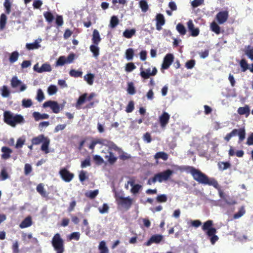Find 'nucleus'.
<instances>
[{
	"instance_id": "nucleus-21",
	"label": "nucleus",
	"mask_w": 253,
	"mask_h": 253,
	"mask_svg": "<svg viewBox=\"0 0 253 253\" xmlns=\"http://www.w3.org/2000/svg\"><path fill=\"white\" fill-rule=\"evenodd\" d=\"M129 184L132 187L130 189V192L133 194H136L139 192L140 190L142 188V186L140 184H134V181H127V185Z\"/></svg>"
},
{
	"instance_id": "nucleus-22",
	"label": "nucleus",
	"mask_w": 253,
	"mask_h": 253,
	"mask_svg": "<svg viewBox=\"0 0 253 253\" xmlns=\"http://www.w3.org/2000/svg\"><path fill=\"white\" fill-rule=\"evenodd\" d=\"M101 41V38L100 36L99 33L97 30L94 29L93 31L92 34V42L93 44L95 45H98L100 41Z\"/></svg>"
},
{
	"instance_id": "nucleus-56",
	"label": "nucleus",
	"mask_w": 253,
	"mask_h": 253,
	"mask_svg": "<svg viewBox=\"0 0 253 253\" xmlns=\"http://www.w3.org/2000/svg\"><path fill=\"white\" fill-rule=\"evenodd\" d=\"M25 142V138L20 137L19 138L16 142V144L15 145V147L16 148H21L23 145L24 144Z\"/></svg>"
},
{
	"instance_id": "nucleus-7",
	"label": "nucleus",
	"mask_w": 253,
	"mask_h": 253,
	"mask_svg": "<svg viewBox=\"0 0 253 253\" xmlns=\"http://www.w3.org/2000/svg\"><path fill=\"white\" fill-rule=\"evenodd\" d=\"M237 135L239 136V142L243 141L245 138L246 132L244 128H240L239 129H234L231 132L227 133L224 137V140L228 142L231 137L235 136Z\"/></svg>"
},
{
	"instance_id": "nucleus-19",
	"label": "nucleus",
	"mask_w": 253,
	"mask_h": 253,
	"mask_svg": "<svg viewBox=\"0 0 253 253\" xmlns=\"http://www.w3.org/2000/svg\"><path fill=\"white\" fill-rule=\"evenodd\" d=\"M118 205V209L122 210L126 208V198L119 197L118 200H116Z\"/></svg>"
},
{
	"instance_id": "nucleus-2",
	"label": "nucleus",
	"mask_w": 253,
	"mask_h": 253,
	"mask_svg": "<svg viewBox=\"0 0 253 253\" xmlns=\"http://www.w3.org/2000/svg\"><path fill=\"white\" fill-rule=\"evenodd\" d=\"M109 155H106L105 158L108 163L111 165L114 164L119 158L122 160L126 159V156L125 155L121 149L113 142H109Z\"/></svg>"
},
{
	"instance_id": "nucleus-51",
	"label": "nucleus",
	"mask_w": 253,
	"mask_h": 253,
	"mask_svg": "<svg viewBox=\"0 0 253 253\" xmlns=\"http://www.w3.org/2000/svg\"><path fill=\"white\" fill-rule=\"evenodd\" d=\"M40 46V45L37 42H35L33 43L26 44V47L29 50L37 49Z\"/></svg>"
},
{
	"instance_id": "nucleus-47",
	"label": "nucleus",
	"mask_w": 253,
	"mask_h": 253,
	"mask_svg": "<svg viewBox=\"0 0 253 253\" xmlns=\"http://www.w3.org/2000/svg\"><path fill=\"white\" fill-rule=\"evenodd\" d=\"M139 6L142 11L144 12H146L148 9V5L146 0H141L139 1Z\"/></svg>"
},
{
	"instance_id": "nucleus-12",
	"label": "nucleus",
	"mask_w": 253,
	"mask_h": 253,
	"mask_svg": "<svg viewBox=\"0 0 253 253\" xmlns=\"http://www.w3.org/2000/svg\"><path fill=\"white\" fill-rule=\"evenodd\" d=\"M43 107H50L53 112L56 114L58 113L60 110L59 105L56 101H54L49 100L45 102L43 104Z\"/></svg>"
},
{
	"instance_id": "nucleus-35",
	"label": "nucleus",
	"mask_w": 253,
	"mask_h": 253,
	"mask_svg": "<svg viewBox=\"0 0 253 253\" xmlns=\"http://www.w3.org/2000/svg\"><path fill=\"white\" fill-rule=\"evenodd\" d=\"M154 157L156 159H162L166 161L168 159V155L164 152H159L155 154Z\"/></svg>"
},
{
	"instance_id": "nucleus-40",
	"label": "nucleus",
	"mask_w": 253,
	"mask_h": 253,
	"mask_svg": "<svg viewBox=\"0 0 253 253\" xmlns=\"http://www.w3.org/2000/svg\"><path fill=\"white\" fill-rule=\"evenodd\" d=\"M119 24V19L116 16H113L111 17L109 26L111 28H115Z\"/></svg>"
},
{
	"instance_id": "nucleus-9",
	"label": "nucleus",
	"mask_w": 253,
	"mask_h": 253,
	"mask_svg": "<svg viewBox=\"0 0 253 253\" xmlns=\"http://www.w3.org/2000/svg\"><path fill=\"white\" fill-rule=\"evenodd\" d=\"M157 72V69L155 67H153L152 71H151L150 67L146 69H144L142 66H141L140 68V75L142 78L147 79L149 78L150 76H155Z\"/></svg>"
},
{
	"instance_id": "nucleus-41",
	"label": "nucleus",
	"mask_w": 253,
	"mask_h": 253,
	"mask_svg": "<svg viewBox=\"0 0 253 253\" xmlns=\"http://www.w3.org/2000/svg\"><path fill=\"white\" fill-rule=\"evenodd\" d=\"M0 90H1V94L2 97H7L9 96L10 92L7 86L3 85L1 87Z\"/></svg>"
},
{
	"instance_id": "nucleus-44",
	"label": "nucleus",
	"mask_w": 253,
	"mask_h": 253,
	"mask_svg": "<svg viewBox=\"0 0 253 253\" xmlns=\"http://www.w3.org/2000/svg\"><path fill=\"white\" fill-rule=\"evenodd\" d=\"M69 75L70 76L74 78L81 77L83 75V72L82 71L72 69L70 71Z\"/></svg>"
},
{
	"instance_id": "nucleus-49",
	"label": "nucleus",
	"mask_w": 253,
	"mask_h": 253,
	"mask_svg": "<svg viewBox=\"0 0 253 253\" xmlns=\"http://www.w3.org/2000/svg\"><path fill=\"white\" fill-rule=\"evenodd\" d=\"M21 84V82L18 79L17 77L14 76L12 77L11 81V85L13 87H16Z\"/></svg>"
},
{
	"instance_id": "nucleus-33",
	"label": "nucleus",
	"mask_w": 253,
	"mask_h": 253,
	"mask_svg": "<svg viewBox=\"0 0 253 253\" xmlns=\"http://www.w3.org/2000/svg\"><path fill=\"white\" fill-rule=\"evenodd\" d=\"M52 70L51 67L50 65L48 63H44L42 66L40 67V69H39V73H42L44 72H50Z\"/></svg>"
},
{
	"instance_id": "nucleus-8",
	"label": "nucleus",
	"mask_w": 253,
	"mask_h": 253,
	"mask_svg": "<svg viewBox=\"0 0 253 253\" xmlns=\"http://www.w3.org/2000/svg\"><path fill=\"white\" fill-rule=\"evenodd\" d=\"M237 135L239 136V142L243 141L245 138L246 132L244 128H240L239 129H234L231 132L227 133L224 137V140L228 142L231 137L235 136Z\"/></svg>"
},
{
	"instance_id": "nucleus-26",
	"label": "nucleus",
	"mask_w": 253,
	"mask_h": 253,
	"mask_svg": "<svg viewBox=\"0 0 253 253\" xmlns=\"http://www.w3.org/2000/svg\"><path fill=\"white\" fill-rule=\"evenodd\" d=\"M105 140L103 139H95L93 140L89 145V149L93 150L95 146L97 144H105Z\"/></svg>"
},
{
	"instance_id": "nucleus-25",
	"label": "nucleus",
	"mask_w": 253,
	"mask_h": 253,
	"mask_svg": "<svg viewBox=\"0 0 253 253\" xmlns=\"http://www.w3.org/2000/svg\"><path fill=\"white\" fill-rule=\"evenodd\" d=\"M35 120L37 121L41 119H48L49 117V115L47 114H40L38 112H35L33 114Z\"/></svg>"
},
{
	"instance_id": "nucleus-38",
	"label": "nucleus",
	"mask_w": 253,
	"mask_h": 253,
	"mask_svg": "<svg viewBox=\"0 0 253 253\" xmlns=\"http://www.w3.org/2000/svg\"><path fill=\"white\" fill-rule=\"evenodd\" d=\"M98 45L92 44L90 46V50L93 53L94 57H97L99 54V48L97 46Z\"/></svg>"
},
{
	"instance_id": "nucleus-36",
	"label": "nucleus",
	"mask_w": 253,
	"mask_h": 253,
	"mask_svg": "<svg viewBox=\"0 0 253 253\" xmlns=\"http://www.w3.org/2000/svg\"><path fill=\"white\" fill-rule=\"evenodd\" d=\"M246 55L252 61H253V46L248 45L245 51Z\"/></svg>"
},
{
	"instance_id": "nucleus-24",
	"label": "nucleus",
	"mask_w": 253,
	"mask_h": 253,
	"mask_svg": "<svg viewBox=\"0 0 253 253\" xmlns=\"http://www.w3.org/2000/svg\"><path fill=\"white\" fill-rule=\"evenodd\" d=\"M87 95V94L86 93H85L81 95L79 97L76 104V108L80 109V106L83 105L86 100Z\"/></svg>"
},
{
	"instance_id": "nucleus-3",
	"label": "nucleus",
	"mask_w": 253,
	"mask_h": 253,
	"mask_svg": "<svg viewBox=\"0 0 253 253\" xmlns=\"http://www.w3.org/2000/svg\"><path fill=\"white\" fill-rule=\"evenodd\" d=\"M3 120L4 123L12 127H15L17 125L25 123V119L20 114H14L9 111L3 113Z\"/></svg>"
},
{
	"instance_id": "nucleus-20",
	"label": "nucleus",
	"mask_w": 253,
	"mask_h": 253,
	"mask_svg": "<svg viewBox=\"0 0 253 253\" xmlns=\"http://www.w3.org/2000/svg\"><path fill=\"white\" fill-rule=\"evenodd\" d=\"M237 112L240 115H245L246 117H248L250 114V107L247 105L244 107H240L238 109Z\"/></svg>"
},
{
	"instance_id": "nucleus-31",
	"label": "nucleus",
	"mask_w": 253,
	"mask_h": 253,
	"mask_svg": "<svg viewBox=\"0 0 253 253\" xmlns=\"http://www.w3.org/2000/svg\"><path fill=\"white\" fill-rule=\"evenodd\" d=\"M210 28L212 32H214L217 35L220 33V28L214 21L211 23L210 25Z\"/></svg>"
},
{
	"instance_id": "nucleus-37",
	"label": "nucleus",
	"mask_w": 253,
	"mask_h": 253,
	"mask_svg": "<svg viewBox=\"0 0 253 253\" xmlns=\"http://www.w3.org/2000/svg\"><path fill=\"white\" fill-rule=\"evenodd\" d=\"M176 29L182 36L185 35L186 33V30L184 26L181 23H178L176 26Z\"/></svg>"
},
{
	"instance_id": "nucleus-48",
	"label": "nucleus",
	"mask_w": 253,
	"mask_h": 253,
	"mask_svg": "<svg viewBox=\"0 0 253 253\" xmlns=\"http://www.w3.org/2000/svg\"><path fill=\"white\" fill-rule=\"evenodd\" d=\"M3 5L5 8V13L9 14L11 12V4L9 0H5Z\"/></svg>"
},
{
	"instance_id": "nucleus-10",
	"label": "nucleus",
	"mask_w": 253,
	"mask_h": 253,
	"mask_svg": "<svg viewBox=\"0 0 253 253\" xmlns=\"http://www.w3.org/2000/svg\"><path fill=\"white\" fill-rule=\"evenodd\" d=\"M213 222L212 220H209L204 222L202 229L204 231H207V234L209 236H211L216 233V229L212 227Z\"/></svg>"
},
{
	"instance_id": "nucleus-45",
	"label": "nucleus",
	"mask_w": 253,
	"mask_h": 253,
	"mask_svg": "<svg viewBox=\"0 0 253 253\" xmlns=\"http://www.w3.org/2000/svg\"><path fill=\"white\" fill-rule=\"evenodd\" d=\"M99 191L98 190H95L93 191H90L85 193V196L91 199L95 198L96 196L98 194Z\"/></svg>"
},
{
	"instance_id": "nucleus-16",
	"label": "nucleus",
	"mask_w": 253,
	"mask_h": 253,
	"mask_svg": "<svg viewBox=\"0 0 253 253\" xmlns=\"http://www.w3.org/2000/svg\"><path fill=\"white\" fill-rule=\"evenodd\" d=\"M163 239V236L160 234H155L151 237L149 240L147 242L146 245L150 246L152 243L159 244Z\"/></svg>"
},
{
	"instance_id": "nucleus-61",
	"label": "nucleus",
	"mask_w": 253,
	"mask_h": 253,
	"mask_svg": "<svg viewBox=\"0 0 253 253\" xmlns=\"http://www.w3.org/2000/svg\"><path fill=\"white\" fill-rule=\"evenodd\" d=\"M93 160L94 161L96 164L100 165L104 162L103 159L99 155H95L93 157Z\"/></svg>"
},
{
	"instance_id": "nucleus-60",
	"label": "nucleus",
	"mask_w": 253,
	"mask_h": 253,
	"mask_svg": "<svg viewBox=\"0 0 253 253\" xmlns=\"http://www.w3.org/2000/svg\"><path fill=\"white\" fill-rule=\"evenodd\" d=\"M44 96L43 93L41 89H39L37 91V99L41 102L43 100Z\"/></svg>"
},
{
	"instance_id": "nucleus-4",
	"label": "nucleus",
	"mask_w": 253,
	"mask_h": 253,
	"mask_svg": "<svg viewBox=\"0 0 253 253\" xmlns=\"http://www.w3.org/2000/svg\"><path fill=\"white\" fill-rule=\"evenodd\" d=\"M173 173V170L168 169L166 170H164L162 172L156 173L154 175V176L148 179L147 181V184L148 185H151L153 183H156L158 181L160 183L162 182L163 181H166L169 179L170 176Z\"/></svg>"
},
{
	"instance_id": "nucleus-18",
	"label": "nucleus",
	"mask_w": 253,
	"mask_h": 253,
	"mask_svg": "<svg viewBox=\"0 0 253 253\" xmlns=\"http://www.w3.org/2000/svg\"><path fill=\"white\" fill-rule=\"evenodd\" d=\"M1 152L2 154L1 155V158L4 160H7L10 157V154L12 153V151L9 148L3 146L1 148Z\"/></svg>"
},
{
	"instance_id": "nucleus-29",
	"label": "nucleus",
	"mask_w": 253,
	"mask_h": 253,
	"mask_svg": "<svg viewBox=\"0 0 253 253\" xmlns=\"http://www.w3.org/2000/svg\"><path fill=\"white\" fill-rule=\"evenodd\" d=\"M84 79L89 85H91L93 84L94 75L93 74L88 73L84 77Z\"/></svg>"
},
{
	"instance_id": "nucleus-32",
	"label": "nucleus",
	"mask_w": 253,
	"mask_h": 253,
	"mask_svg": "<svg viewBox=\"0 0 253 253\" xmlns=\"http://www.w3.org/2000/svg\"><path fill=\"white\" fill-rule=\"evenodd\" d=\"M7 17L4 13H2L0 16V30H3L6 25Z\"/></svg>"
},
{
	"instance_id": "nucleus-43",
	"label": "nucleus",
	"mask_w": 253,
	"mask_h": 253,
	"mask_svg": "<svg viewBox=\"0 0 253 253\" xmlns=\"http://www.w3.org/2000/svg\"><path fill=\"white\" fill-rule=\"evenodd\" d=\"M127 93L131 95H133L136 93L135 88L132 82L127 84Z\"/></svg>"
},
{
	"instance_id": "nucleus-28",
	"label": "nucleus",
	"mask_w": 253,
	"mask_h": 253,
	"mask_svg": "<svg viewBox=\"0 0 253 253\" xmlns=\"http://www.w3.org/2000/svg\"><path fill=\"white\" fill-rule=\"evenodd\" d=\"M228 154L230 156H233L236 155L238 157H242L244 154V152L243 150H238L235 153L233 148L231 146Z\"/></svg>"
},
{
	"instance_id": "nucleus-52",
	"label": "nucleus",
	"mask_w": 253,
	"mask_h": 253,
	"mask_svg": "<svg viewBox=\"0 0 253 253\" xmlns=\"http://www.w3.org/2000/svg\"><path fill=\"white\" fill-rule=\"evenodd\" d=\"M167 196L165 194L159 195L156 197V200L158 203H165L167 201Z\"/></svg>"
},
{
	"instance_id": "nucleus-55",
	"label": "nucleus",
	"mask_w": 253,
	"mask_h": 253,
	"mask_svg": "<svg viewBox=\"0 0 253 253\" xmlns=\"http://www.w3.org/2000/svg\"><path fill=\"white\" fill-rule=\"evenodd\" d=\"M9 177V175L6 171V170L5 168H3L1 169L0 173V178L1 180H5L7 179Z\"/></svg>"
},
{
	"instance_id": "nucleus-62",
	"label": "nucleus",
	"mask_w": 253,
	"mask_h": 253,
	"mask_svg": "<svg viewBox=\"0 0 253 253\" xmlns=\"http://www.w3.org/2000/svg\"><path fill=\"white\" fill-rule=\"evenodd\" d=\"M55 22L58 27H61L63 24V19L62 16L57 15L56 16Z\"/></svg>"
},
{
	"instance_id": "nucleus-58",
	"label": "nucleus",
	"mask_w": 253,
	"mask_h": 253,
	"mask_svg": "<svg viewBox=\"0 0 253 253\" xmlns=\"http://www.w3.org/2000/svg\"><path fill=\"white\" fill-rule=\"evenodd\" d=\"M91 165L90 158L88 157L81 162V166L84 168Z\"/></svg>"
},
{
	"instance_id": "nucleus-42",
	"label": "nucleus",
	"mask_w": 253,
	"mask_h": 253,
	"mask_svg": "<svg viewBox=\"0 0 253 253\" xmlns=\"http://www.w3.org/2000/svg\"><path fill=\"white\" fill-rule=\"evenodd\" d=\"M37 191L39 193L42 197H46L47 196L46 191L44 189L42 183H40L38 185L36 188Z\"/></svg>"
},
{
	"instance_id": "nucleus-46",
	"label": "nucleus",
	"mask_w": 253,
	"mask_h": 253,
	"mask_svg": "<svg viewBox=\"0 0 253 253\" xmlns=\"http://www.w3.org/2000/svg\"><path fill=\"white\" fill-rule=\"evenodd\" d=\"M240 65L242 72H245L249 69V65L245 59H242L240 62Z\"/></svg>"
},
{
	"instance_id": "nucleus-23",
	"label": "nucleus",
	"mask_w": 253,
	"mask_h": 253,
	"mask_svg": "<svg viewBox=\"0 0 253 253\" xmlns=\"http://www.w3.org/2000/svg\"><path fill=\"white\" fill-rule=\"evenodd\" d=\"M32 224V218L30 216L26 217L20 224L21 228H25L30 226Z\"/></svg>"
},
{
	"instance_id": "nucleus-5",
	"label": "nucleus",
	"mask_w": 253,
	"mask_h": 253,
	"mask_svg": "<svg viewBox=\"0 0 253 253\" xmlns=\"http://www.w3.org/2000/svg\"><path fill=\"white\" fill-rule=\"evenodd\" d=\"M32 145H37L42 143L41 149L44 152L45 154L49 152V145L50 144V139L45 137L43 134H40L36 137H33L31 140Z\"/></svg>"
},
{
	"instance_id": "nucleus-11",
	"label": "nucleus",
	"mask_w": 253,
	"mask_h": 253,
	"mask_svg": "<svg viewBox=\"0 0 253 253\" xmlns=\"http://www.w3.org/2000/svg\"><path fill=\"white\" fill-rule=\"evenodd\" d=\"M59 174L62 179L66 182H70L74 178V174L70 172L65 168H63L59 171Z\"/></svg>"
},
{
	"instance_id": "nucleus-1",
	"label": "nucleus",
	"mask_w": 253,
	"mask_h": 253,
	"mask_svg": "<svg viewBox=\"0 0 253 253\" xmlns=\"http://www.w3.org/2000/svg\"><path fill=\"white\" fill-rule=\"evenodd\" d=\"M185 170L189 171L194 179L199 183L213 186L216 189L218 188V183L215 179L209 178L207 175L193 167L187 166Z\"/></svg>"
},
{
	"instance_id": "nucleus-64",
	"label": "nucleus",
	"mask_w": 253,
	"mask_h": 253,
	"mask_svg": "<svg viewBox=\"0 0 253 253\" xmlns=\"http://www.w3.org/2000/svg\"><path fill=\"white\" fill-rule=\"evenodd\" d=\"M195 64L194 60H190L188 61L185 64V67L188 69H191L194 67Z\"/></svg>"
},
{
	"instance_id": "nucleus-6",
	"label": "nucleus",
	"mask_w": 253,
	"mask_h": 253,
	"mask_svg": "<svg viewBox=\"0 0 253 253\" xmlns=\"http://www.w3.org/2000/svg\"><path fill=\"white\" fill-rule=\"evenodd\" d=\"M51 244L56 253H63L64 249V241L59 233L55 234L51 240Z\"/></svg>"
},
{
	"instance_id": "nucleus-14",
	"label": "nucleus",
	"mask_w": 253,
	"mask_h": 253,
	"mask_svg": "<svg viewBox=\"0 0 253 253\" xmlns=\"http://www.w3.org/2000/svg\"><path fill=\"white\" fill-rule=\"evenodd\" d=\"M174 56L171 53L167 54L164 57L162 69H168L173 61Z\"/></svg>"
},
{
	"instance_id": "nucleus-54",
	"label": "nucleus",
	"mask_w": 253,
	"mask_h": 253,
	"mask_svg": "<svg viewBox=\"0 0 253 253\" xmlns=\"http://www.w3.org/2000/svg\"><path fill=\"white\" fill-rule=\"evenodd\" d=\"M66 63H67L66 59L65 58V57L64 56H62L59 57V58L58 59V60H57V61L56 62V66H63Z\"/></svg>"
},
{
	"instance_id": "nucleus-30",
	"label": "nucleus",
	"mask_w": 253,
	"mask_h": 253,
	"mask_svg": "<svg viewBox=\"0 0 253 253\" xmlns=\"http://www.w3.org/2000/svg\"><path fill=\"white\" fill-rule=\"evenodd\" d=\"M218 166L219 169L224 170L230 168L231 165L229 162H219Z\"/></svg>"
},
{
	"instance_id": "nucleus-17",
	"label": "nucleus",
	"mask_w": 253,
	"mask_h": 253,
	"mask_svg": "<svg viewBox=\"0 0 253 253\" xmlns=\"http://www.w3.org/2000/svg\"><path fill=\"white\" fill-rule=\"evenodd\" d=\"M156 29L158 31L162 29V26L165 23L164 17L162 14H158L156 15Z\"/></svg>"
},
{
	"instance_id": "nucleus-27",
	"label": "nucleus",
	"mask_w": 253,
	"mask_h": 253,
	"mask_svg": "<svg viewBox=\"0 0 253 253\" xmlns=\"http://www.w3.org/2000/svg\"><path fill=\"white\" fill-rule=\"evenodd\" d=\"M99 253H109V249L106 246V242L102 241L100 242L98 246Z\"/></svg>"
},
{
	"instance_id": "nucleus-34",
	"label": "nucleus",
	"mask_w": 253,
	"mask_h": 253,
	"mask_svg": "<svg viewBox=\"0 0 253 253\" xmlns=\"http://www.w3.org/2000/svg\"><path fill=\"white\" fill-rule=\"evenodd\" d=\"M43 16L48 23H51L54 19L53 14L50 11L44 12Z\"/></svg>"
},
{
	"instance_id": "nucleus-50",
	"label": "nucleus",
	"mask_w": 253,
	"mask_h": 253,
	"mask_svg": "<svg viewBox=\"0 0 253 253\" xmlns=\"http://www.w3.org/2000/svg\"><path fill=\"white\" fill-rule=\"evenodd\" d=\"M33 104L32 100L30 99H24L22 101V105L25 108H29Z\"/></svg>"
},
{
	"instance_id": "nucleus-53",
	"label": "nucleus",
	"mask_w": 253,
	"mask_h": 253,
	"mask_svg": "<svg viewBox=\"0 0 253 253\" xmlns=\"http://www.w3.org/2000/svg\"><path fill=\"white\" fill-rule=\"evenodd\" d=\"M79 177L81 182H84L88 178V176L86 175V172L84 170H81L80 172Z\"/></svg>"
},
{
	"instance_id": "nucleus-39",
	"label": "nucleus",
	"mask_w": 253,
	"mask_h": 253,
	"mask_svg": "<svg viewBox=\"0 0 253 253\" xmlns=\"http://www.w3.org/2000/svg\"><path fill=\"white\" fill-rule=\"evenodd\" d=\"M19 53L17 51L12 52L9 58V61L11 63H13L16 62L19 57Z\"/></svg>"
},
{
	"instance_id": "nucleus-57",
	"label": "nucleus",
	"mask_w": 253,
	"mask_h": 253,
	"mask_svg": "<svg viewBox=\"0 0 253 253\" xmlns=\"http://www.w3.org/2000/svg\"><path fill=\"white\" fill-rule=\"evenodd\" d=\"M47 91L49 95L54 94L57 91V87L54 85H50L48 87Z\"/></svg>"
},
{
	"instance_id": "nucleus-13",
	"label": "nucleus",
	"mask_w": 253,
	"mask_h": 253,
	"mask_svg": "<svg viewBox=\"0 0 253 253\" xmlns=\"http://www.w3.org/2000/svg\"><path fill=\"white\" fill-rule=\"evenodd\" d=\"M228 17V11L227 10H224L220 11L217 13L216 19L219 24H222L227 20Z\"/></svg>"
},
{
	"instance_id": "nucleus-63",
	"label": "nucleus",
	"mask_w": 253,
	"mask_h": 253,
	"mask_svg": "<svg viewBox=\"0 0 253 253\" xmlns=\"http://www.w3.org/2000/svg\"><path fill=\"white\" fill-rule=\"evenodd\" d=\"M32 171V168L29 164H26L24 166V173L25 175L30 174Z\"/></svg>"
},
{
	"instance_id": "nucleus-59",
	"label": "nucleus",
	"mask_w": 253,
	"mask_h": 253,
	"mask_svg": "<svg viewBox=\"0 0 253 253\" xmlns=\"http://www.w3.org/2000/svg\"><path fill=\"white\" fill-rule=\"evenodd\" d=\"M109 206L107 204H103L102 207L99 208L98 210L100 213L103 214L108 212Z\"/></svg>"
},
{
	"instance_id": "nucleus-15",
	"label": "nucleus",
	"mask_w": 253,
	"mask_h": 253,
	"mask_svg": "<svg viewBox=\"0 0 253 253\" xmlns=\"http://www.w3.org/2000/svg\"><path fill=\"white\" fill-rule=\"evenodd\" d=\"M170 119V115L166 112H164L159 117V122L161 126L165 128L169 123Z\"/></svg>"
}]
</instances>
